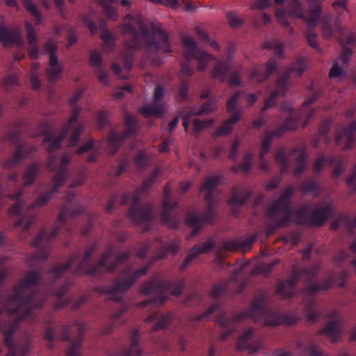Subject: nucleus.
Wrapping results in <instances>:
<instances>
[{
  "label": "nucleus",
  "mask_w": 356,
  "mask_h": 356,
  "mask_svg": "<svg viewBox=\"0 0 356 356\" xmlns=\"http://www.w3.org/2000/svg\"><path fill=\"white\" fill-rule=\"evenodd\" d=\"M42 280V270L36 269L29 273L17 284L13 286L11 293H0V332L3 344L7 348V356H29L33 346L29 339H15L14 335L19 330V323L31 317L33 309L41 308L47 297L52 295L58 298L56 308L66 306L70 298H62L67 293L70 286L69 281L59 288H50L47 293L31 289Z\"/></svg>",
  "instance_id": "f257e3e1"
},
{
  "label": "nucleus",
  "mask_w": 356,
  "mask_h": 356,
  "mask_svg": "<svg viewBox=\"0 0 356 356\" xmlns=\"http://www.w3.org/2000/svg\"><path fill=\"white\" fill-rule=\"evenodd\" d=\"M96 248L95 245L88 246L84 251L82 258L81 248L76 250L65 264H59L49 271L47 273L49 284L52 285L56 283L77 261H79V262L74 269V274L79 275H89L92 277H99L104 272L110 273H114L120 265L127 261L131 257V253L125 251L122 252L113 262L110 264V260L114 257V254L113 250L109 249L102 254L97 264L92 265L90 259Z\"/></svg>",
  "instance_id": "f03ea898"
},
{
  "label": "nucleus",
  "mask_w": 356,
  "mask_h": 356,
  "mask_svg": "<svg viewBox=\"0 0 356 356\" xmlns=\"http://www.w3.org/2000/svg\"><path fill=\"white\" fill-rule=\"evenodd\" d=\"M245 317H250L255 321L262 320L266 325L277 326L281 325H293L300 321V317L296 314H279L272 312L270 304L266 297L259 295L250 305L249 309L245 313L237 314L229 317L225 312H220L218 314L217 323L224 329L220 334V339L224 341L232 334L236 328L237 324Z\"/></svg>",
  "instance_id": "7ed1b4c3"
},
{
  "label": "nucleus",
  "mask_w": 356,
  "mask_h": 356,
  "mask_svg": "<svg viewBox=\"0 0 356 356\" xmlns=\"http://www.w3.org/2000/svg\"><path fill=\"white\" fill-rule=\"evenodd\" d=\"M84 212L83 207H73L67 204L61 209L58 218L55 222V225L50 234L45 229L40 230L38 236L32 241L31 246L38 250L31 254L28 259V265L35 266L38 263H41L48 258L49 252V244L57 235L63 231L67 234H72V229L69 227L68 219H74Z\"/></svg>",
  "instance_id": "20e7f679"
},
{
  "label": "nucleus",
  "mask_w": 356,
  "mask_h": 356,
  "mask_svg": "<svg viewBox=\"0 0 356 356\" xmlns=\"http://www.w3.org/2000/svg\"><path fill=\"white\" fill-rule=\"evenodd\" d=\"M138 25L140 34L131 23H122L118 26L122 35L126 38L124 41V47L126 49H140L143 48V41H145L149 49L162 50L165 53L171 51L168 35L162 29H154V33L158 35L159 39V41H157L150 34L148 28L141 19L138 20Z\"/></svg>",
  "instance_id": "39448f33"
},
{
  "label": "nucleus",
  "mask_w": 356,
  "mask_h": 356,
  "mask_svg": "<svg viewBox=\"0 0 356 356\" xmlns=\"http://www.w3.org/2000/svg\"><path fill=\"white\" fill-rule=\"evenodd\" d=\"M56 330L62 341H69L70 343L67 349V356L80 355V349L83 345V334L86 332V324L78 320H74L70 325H63L56 327V330L51 327L47 328L44 333V338L48 341L47 347L49 349H52L54 347Z\"/></svg>",
  "instance_id": "423d86ee"
},
{
  "label": "nucleus",
  "mask_w": 356,
  "mask_h": 356,
  "mask_svg": "<svg viewBox=\"0 0 356 356\" xmlns=\"http://www.w3.org/2000/svg\"><path fill=\"white\" fill-rule=\"evenodd\" d=\"M293 195V187L287 186L283 190L280 197L268 208L266 215L268 219V234L290 224L292 216L291 200Z\"/></svg>",
  "instance_id": "0eeeda50"
},
{
  "label": "nucleus",
  "mask_w": 356,
  "mask_h": 356,
  "mask_svg": "<svg viewBox=\"0 0 356 356\" xmlns=\"http://www.w3.org/2000/svg\"><path fill=\"white\" fill-rule=\"evenodd\" d=\"M160 174L159 168L154 169L148 179L145 180L141 186L134 193L131 198V204L128 211L130 220L136 224L149 223L152 222L154 207L150 204H140L141 195H145L147 190L156 181Z\"/></svg>",
  "instance_id": "6e6552de"
},
{
  "label": "nucleus",
  "mask_w": 356,
  "mask_h": 356,
  "mask_svg": "<svg viewBox=\"0 0 356 356\" xmlns=\"http://www.w3.org/2000/svg\"><path fill=\"white\" fill-rule=\"evenodd\" d=\"M184 287L183 280L167 281L156 277L144 283L140 287V292L143 295L149 296L152 293L156 295L142 302L143 306L153 305L154 306L162 305L167 300L166 293L170 292L174 296H180Z\"/></svg>",
  "instance_id": "1a4fd4ad"
},
{
  "label": "nucleus",
  "mask_w": 356,
  "mask_h": 356,
  "mask_svg": "<svg viewBox=\"0 0 356 356\" xmlns=\"http://www.w3.org/2000/svg\"><path fill=\"white\" fill-rule=\"evenodd\" d=\"M59 188L60 187H58L56 190H54V184H53L50 188L39 195L33 203L27 207L26 211L25 207L26 206L23 202L19 200L14 204L10 208V212L12 215L19 217L15 223V227L17 228L25 224L24 231H28L36 220V216L33 213V211L37 207H42L47 205L52 199L53 195L58 192Z\"/></svg>",
  "instance_id": "9d476101"
},
{
  "label": "nucleus",
  "mask_w": 356,
  "mask_h": 356,
  "mask_svg": "<svg viewBox=\"0 0 356 356\" xmlns=\"http://www.w3.org/2000/svg\"><path fill=\"white\" fill-rule=\"evenodd\" d=\"M149 268L150 266L147 265L132 273L131 272V268L129 266L126 267L122 273L124 275L123 279L116 280L112 286L105 285L99 286L96 290L99 293L110 295L115 302H121L122 297L118 296V295L122 294L129 290L138 278L147 273Z\"/></svg>",
  "instance_id": "9b49d317"
},
{
  "label": "nucleus",
  "mask_w": 356,
  "mask_h": 356,
  "mask_svg": "<svg viewBox=\"0 0 356 356\" xmlns=\"http://www.w3.org/2000/svg\"><path fill=\"white\" fill-rule=\"evenodd\" d=\"M307 69V62L305 58H298L296 62L292 63L288 70L276 82V89L271 92L268 98L264 102L261 112L275 106L277 103V98L280 95H284L287 90V82L292 74L296 76H301Z\"/></svg>",
  "instance_id": "f8f14e48"
},
{
  "label": "nucleus",
  "mask_w": 356,
  "mask_h": 356,
  "mask_svg": "<svg viewBox=\"0 0 356 356\" xmlns=\"http://www.w3.org/2000/svg\"><path fill=\"white\" fill-rule=\"evenodd\" d=\"M317 270L315 268H303L298 269L294 266L291 276L285 281L278 283L276 289L277 295L282 296L284 300L291 299L294 296V289L302 277H305L307 280L316 277Z\"/></svg>",
  "instance_id": "ddd939ff"
},
{
  "label": "nucleus",
  "mask_w": 356,
  "mask_h": 356,
  "mask_svg": "<svg viewBox=\"0 0 356 356\" xmlns=\"http://www.w3.org/2000/svg\"><path fill=\"white\" fill-rule=\"evenodd\" d=\"M266 48L273 49L275 55L266 63L265 67H257L253 70L250 74V80L257 83L265 81L268 76L272 75L277 70V59L283 57L284 44L277 41L266 42Z\"/></svg>",
  "instance_id": "4468645a"
},
{
  "label": "nucleus",
  "mask_w": 356,
  "mask_h": 356,
  "mask_svg": "<svg viewBox=\"0 0 356 356\" xmlns=\"http://www.w3.org/2000/svg\"><path fill=\"white\" fill-rule=\"evenodd\" d=\"M137 126L136 119L131 114L127 113L124 117V131L120 134L111 131L108 134V152L114 154L122 145L126 138L135 134Z\"/></svg>",
  "instance_id": "2eb2a0df"
},
{
  "label": "nucleus",
  "mask_w": 356,
  "mask_h": 356,
  "mask_svg": "<svg viewBox=\"0 0 356 356\" xmlns=\"http://www.w3.org/2000/svg\"><path fill=\"white\" fill-rule=\"evenodd\" d=\"M171 191L170 184H166L163 188L164 197L161 220L163 225H167L170 229H176L180 224V220L176 211L178 203L172 200L170 197Z\"/></svg>",
  "instance_id": "dca6fc26"
},
{
  "label": "nucleus",
  "mask_w": 356,
  "mask_h": 356,
  "mask_svg": "<svg viewBox=\"0 0 356 356\" xmlns=\"http://www.w3.org/2000/svg\"><path fill=\"white\" fill-rule=\"evenodd\" d=\"M57 42L53 38L49 39L44 47V53L49 57V67L46 70L49 82L54 83L57 81L63 72V66L58 63Z\"/></svg>",
  "instance_id": "f3484780"
},
{
  "label": "nucleus",
  "mask_w": 356,
  "mask_h": 356,
  "mask_svg": "<svg viewBox=\"0 0 356 356\" xmlns=\"http://www.w3.org/2000/svg\"><path fill=\"white\" fill-rule=\"evenodd\" d=\"M309 13L307 18L308 31L306 33V39L309 44L314 49L318 51L319 45L318 36L312 29L314 27L320 19L322 13V6L320 0H307Z\"/></svg>",
  "instance_id": "a211bd4d"
},
{
  "label": "nucleus",
  "mask_w": 356,
  "mask_h": 356,
  "mask_svg": "<svg viewBox=\"0 0 356 356\" xmlns=\"http://www.w3.org/2000/svg\"><path fill=\"white\" fill-rule=\"evenodd\" d=\"M72 156L67 153L63 155L60 159L59 166L57 169L54 165L55 158L50 156L49 159L47 167L51 172H55V175L52 178V184H54V190L58 187H61L67 181L70 176V171L67 168L68 165L71 162Z\"/></svg>",
  "instance_id": "6ab92c4d"
},
{
  "label": "nucleus",
  "mask_w": 356,
  "mask_h": 356,
  "mask_svg": "<svg viewBox=\"0 0 356 356\" xmlns=\"http://www.w3.org/2000/svg\"><path fill=\"white\" fill-rule=\"evenodd\" d=\"M182 42L185 48V58L188 61L197 58L198 60V70H204L207 68V63L213 58L207 52H200L197 49V43L195 40L189 37H184Z\"/></svg>",
  "instance_id": "aec40b11"
},
{
  "label": "nucleus",
  "mask_w": 356,
  "mask_h": 356,
  "mask_svg": "<svg viewBox=\"0 0 356 356\" xmlns=\"http://www.w3.org/2000/svg\"><path fill=\"white\" fill-rule=\"evenodd\" d=\"M275 2L279 6L284 3L288 4L286 10L277 9L275 13L279 23L282 26H288L289 25L286 19L287 15L298 18L304 17V13L300 0H275Z\"/></svg>",
  "instance_id": "412c9836"
},
{
  "label": "nucleus",
  "mask_w": 356,
  "mask_h": 356,
  "mask_svg": "<svg viewBox=\"0 0 356 356\" xmlns=\"http://www.w3.org/2000/svg\"><path fill=\"white\" fill-rule=\"evenodd\" d=\"M214 217V208L212 205H207V211L204 215L195 212H189L186 217V225L192 228L191 236H196L203 228L204 224L212 222Z\"/></svg>",
  "instance_id": "4be33fe9"
},
{
  "label": "nucleus",
  "mask_w": 356,
  "mask_h": 356,
  "mask_svg": "<svg viewBox=\"0 0 356 356\" xmlns=\"http://www.w3.org/2000/svg\"><path fill=\"white\" fill-rule=\"evenodd\" d=\"M321 286L318 284L312 283L307 285L305 291L309 296L310 299L305 305V313L307 321L314 323L321 316L318 303L314 299V297L320 291Z\"/></svg>",
  "instance_id": "5701e85b"
},
{
  "label": "nucleus",
  "mask_w": 356,
  "mask_h": 356,
  "mask_svg": "<svg viewBox=\"0 0 356 356\" xmlns=\"http://www.w3.org/2000/svg\"><path fill=\"white\" fill-rule=\"evenodd\" d=\"M356 120L352 122L342 131H338L336 134L335 142L343 150H349L353 147L355 142Z\"/></svg>",
  "instance_id": "b1692460"
},
{
  "label": "nucleus",
  "mask_w": 356,
  "mask_h": 356,
  "mask_svg": "<svg viewBox=\"0 0 356 356\" xmlns=\"http://www.w3.org/2000/svg\"><path fill=\"white\" fill-rule=\"evenodd\" d=\"M214 247L215 243L211 239L207 240L204 243H198L194 245L181 264V270H184L186 269L189 264L195 260L197 256L211 251Z\"/></svg>",
  "instance_id": "393cba45"
},
{
  "label": "nucleus",
  "mask_w": 356,
  "mask_h": 356,
  "mask_svg": "<svg viewBox=\"0 0 356 356\" xmlns=\"http://www.w3.org/2000/svg\"><path fill=\"white\" fill-rule=\"evenodd\" d=\"M141 355L140 332L139 330L136 329L131 332L129 346L124 347L119 353L111 356H140Z\"/></svg>",
  "instance_id": "a878e982"
},
{
  "label": "nucleus",
  "mask_w": 356,
  "mask_h": 356,
  "mask_svg": "<svg viewBox=\"0 0 356 356\" xmlns=\"http://www.w3.org/2000/svg\"><path fill=\"white\" fill-rule=\"evenodd\" d=\"M330 318H334V321H328L324 327L319 332L320 334L325 335L333 341H337L340 335V322L337 319V313L332 312Z\"/></svg>",
  "instance_id": "bb28decb"
},
{
  "label": "nucleus",
  "mask_w": 356,
  "mask_h": 356,
  "mask_svg": "<svg viewBox=\"0 0 356 356\" xmlns=\"http://www.w3.org/2000/svg\"><path fill=\"white\" fill-rule=\"evenodd\" d=\"M220 181L218 176H213L207 178L205 182L200 188L201 192H206L204 200L208 205H212L213 208L216 203V199L213 194V191Z\"/></svg>",
  "instance_id": "cd10ccee"
},
{
  "label": "nucleus",
  "mask_w": 356,
  "mask_h": 356,
  "mask_svg": "<svg viewBox=\"0 0 356 356\" xmlns=\"http://www.w3.org/2000/svg\"><path fill=\"white\" fill-rule=\"evenodd\" d=\"M21 39V33L17 28L0 26V42L3 46L14 45Z\"/></svg>",
  "instance_id": "c85d7f7f"
},
{
  "label": "nucleus",
  "mask_w": 356,
  "mask_h": 356,
  "mask_svg": "<svg viewBox=\"0 0 356 356\" xmlns=\"http://www.w3.org/2000/svg\"><path fill=\"white\" fill-rule=\"evenodd\" d=\"M232 193V196L229 201V204L234 207L243 206L251 196L250 192L241 186H234Z\"/></svg>",
  "instance_id": "c756f323"
},
{
  "label": "nucleus",
  "mask_w": 356,
  "mask_h": 356,
  "mask_svg": "<svg viewBox=\"0 0 356 356\" xmlns=\"http://www.w3.org/2000/svg\"><path fill=\"white\" fill-rule=\"evenodd\" d=\"M333 208L332 205L327 204L321 208L316 209L309 217V225H322L327 218L332 214Z\"/></svg>",
  "instance_id": "7c9ffc66"
},
{
  "label": "nucleus",
  "mask_w": 356,
  "mask_h": 356,
  "mask_svg": "<svg viewBox=\"0 0 356 356\" xmlns=\"http://www.w3.org/2000/svg\"><path fill=\"white\" fill-rule=\"evenodd\" d=\"M67 129H62L60 134L57 136L55 133L52 131L47 132L44 139V142H50V144L47 147L49 153H53L56 149L60 148L63 141L67 137Z\"/></svg>",
  "instance_id": "2f4dec72"
},
{
  "label": "nucleus",
  "mask_w": 356,
  "mask_h": 356,
  "mask_svg": "<svg viewBox=\"0 0 356 356\" xmlns=\"http://www.w3.org/2000/svg\"><path fill=\"white\" fill-rule=\"evenodd\" d=\"M30 153L31 152H28L27 146L25 144L19 145L13 156L3 161V167L6 168H13L24 160Z\"/></svg>",
  "instance_id": "473e14b6"
},
{
  "label": "nucleus",
  "mask_w": 356,
  "mask_h": 356,
  "mask_svg": "<svg viewBox=\"0 0 356 356\" xmlns=\"http://www.w3.org/2000/svg\"><path fill=\"white\" fill-rule=\"evenodd\" d=\"M255 238L248 236L244 239H235L225 241L223 248L229 251H236L240 249H250Z\"/></svg>",
  "instance_id": "72a5a7b5"
},
{
  "label": "nucleus",
  "mask_w": 356,
  "mask_h": 356,
  "mask_svg": "<svg viewBox=\"0 0 356 356\" xmlns=\"http://www.w3.org/2000/svg\"><path fill=\"white\" fill-rule=\"evenodd\" d=\"M300 190L305 195L313 194L315 197H317L321 191V186L317 180L309 178L300 183Z\"/></svg>",
  "instance_id": "f704fd0d"
},
{
  "label": "nucleus",
  "mask_w": 356,
  "mask_h": 356,
  "mask_svg": "<svg viewBox=\"0 0 356 356\" xmlns=\"http://www.w3.org/2000/svg\"><path fill=\"white\" fill-rule=\"evenodd\" d=\"M240 120V113L236 112L231 114L229 119L225 121L214 133L216 137L221 136H227L232 131V125Z\"/></svg>",
  "instance_id": "c9c22d12"
},
{
  "label": "nucleus",
  "mask_w": 356,
  "mask_h": 356,
  "mask_svg": "<svg viewBox=\"0 0 356 356\" xmlns=\"http://www.w3.org/2000/svg\"><path fill=\"white\" fill-rule=\"evenodd\" d=\"M163 112L164 108L163 106L155 102L145 104L141 108V113L145 118L150 116L160 118L163 115Z\"/></svg>",
  "instance_id": "e433bc0d"
},
{
  "label": "nucleus",
  "mask_w": 356,
  "mask_h": 356,
  "mask_svg": "<svg viewBox=\"0 0 356 356\" xmlns=\"http://www.w3.org/2000/svg\"><path fill=\"white\" fill-rule=\"evenodd\" d=\"M229 68V60L219 63L213 70V77L218 79L220 82H224L227 79Z\"/></svg>",
  "instance_id": "4c0bfd02"
},
{
  "label": "nucleus",
  "mask_w": 356,
  "mask_h": 356,
  "mask_svg": "<svg viewBox=\"0 0 356 356\" xmlns=\"http://www.w3.org/2000/svg\"><path fill=\"white\" fill-rule=\"evenodd\" d=\"M40 165L38 163H32L29 165L22 177L24 179V185L25 186H31L33 184L35 177L39 174Z\"/></svg>",
  "instance_id": "58836bf2"
},
{
  "label": "nucleus",
  "mask_w": 356,
  "mask_h": 356,
  "mask_svg": "<svg viewBox=\"0 0 356 356\" xmlns=\"http://www.w3.org/2000/svg\"><path fill=\"white\" fill-rule=\"evenodd\" d=\"M160 243V252L156 255L155 259L159 260L162 259L166 257L168 252H170L172 254H177L179 250V241H175L170 243L169 245H164L159 241Z\"/></svg>",
  "instance_id": "ea45409f"
},
{
  "label": "nucleus",
  "mask_w": 356,
  "mask_h": 356,
  "mask_svg": "<svg viewBox=\"0 0 356 356\" xmlns=\"http://www.w3.org/2000/svg\"><path fill=\"white\" fill-rule=\"evenodd\" d=\"M252 159L253 154L250 152L245 153L243 156V161L238 163L236 166L232 168V171L234 173H237L239 170H241L244 173L248 172L252 166Z\"/></svg>",
  "instance_id": "a19ab883"
},
{
  "label": "nucleus",
  "mask_w": 356,
  "mask_h": 356,
  "mask_svg": "<svg viewBox=\"0 0 356 356\" xmlns=\"http://www.w3.org/2000/svg\"><path fill=\"white\" fill-rule=\"evenodd\" d=\"M241 97V92H237L234 93L227 102V111L229 113H235L236 112L240 113V117L243 114L241 108L238 107V101Z\"/></svg>",
  "instance_id": "79ce46f5"
},
{
  "label": "nucleus",
  "mask_w": 356,
  "mask_h": 356,
  "mask_svg": "<svg viewBox=\"0 0 356 356\" xmlns=\"http://www.w3.org/2000/svg\"><path fill=\"white\" fill-rule=\"evenodd\" d=\"M24 8L30 14L35 17V24H42V14L31 0H22Z\"/></svg>",
  "instance_id": "37998d69"
},
{
  "label": "nucleus",
  "mask_w": 356,
  "mask_h": 356,
  "mask_svg": "<svg viewBox=\"0 0 356 356\" xmlns=\"http://www.w3.org/2000/svg\"><path fill=\"white\" fill-rule=\"evenodd\" d=\"M254 334V330L250 329L246 330L240 337L236 343V348L239 350L249 349L248 341Z\"/></svg>",
  "instance_id": "c03bdc74"
},
{
  "label": "nucleus",
  "mask_w": 356,
  "mask_h": 356,
  "mask_svg": "<svg viewBox=\"0 0 356 356\" xmlns=\"http://www.w3.org/2000/svg\"><path fill=\"white\" fill-rule=\"evenodd\" d=\"M327 163L330 165H335L333 170V176L337 178L341 175L343 172V168L340 158L337 156H332L327 159Z\"/></svg>",
  "instance_id": "a18cd8bd"
},
{
  "label": "nucleus",
  "mask_w": 356,
  "mask_h": 356,
  "mask_svg": "<svg viewBox=\"0 0 356 356\" xmlns=\"http://www.w3.org/2000/svg\"><path fill=\"white\" fill-rule=\"evenodd\" d=\"M101 39L104 41V50L106 51H113L115 47V41L113 35L108 31H105L101 35Z\"/></svg>",
  "instance_id": "49530a36"
},
{
  "label": "nucleus",
  "mask_w": 356,
  "mask_h": 356,
  "mask_svg": "<svg viewBox=\"0 0 356 356\" xmlns=\"http://www.w3.org/2000/svg\"><path fill=\"white\" fill-rule=\"evenodd\" d=\"M81 111V108L79 106H74L72 107V113L67 122V123L62 128V129H67V134H69L70 130L72 128L75 127L76 125H74L76 122H77L80 113Z\"/></svg>",
  "instance_id": "de8ad7c7"
},
{
  "label": "nucleus",
  "mask_w": 356,
  "mask_h": 356,
  "mask_svg": "<svg viewBox=\"0 0 356 356\" xmlns=\"http://www.w3.org/2000/svg\"><path fill=\"white\" fill-rule=\"evenodd\" d=\"M273 140V138L271 135L268 132H266L261 139L260 147L261 157L263 158L268 152L272 146Z\"/></svg>",
  "instance_id": "09e8293b"
},
{
  "label": "nucleus",
  "mask_w": 356,
  "mask_h": 356,
  "mask_svg": "<svg viewBox=\"0 0 356 356\" xmlns=\"http://www.w3.org/2000/svg\"><path fill=\"white\" fill-rule=\"evenodd\" d=\"M297 222L298 224L309 225V208L307 205H303L296 213Z\"/></svg>",
  "instance_id": "8fccbe9b"
},
{
  "label": "nucleus",
  "mask_w": 356,
  "mask_h": 356,
  "mask_svg": "<svg viewBox=\"0 0 356 356\" xmlns=\"http://www.w3.org/2000/svg\"><path fill=\"white\" fill-rule=\"evenodd\" d=\"M83 126L81 124L76 125L75 127L70 130V131H72V134L69 140L70 147H74L79 144V137L81 133L83 132Z\"/></svg>",
  "instance_id": "3c124183"
},
{
  "label": "nucleus",
  "mask_w": 356,
  "mask_h": 356,
  "mask_svg": "<svg viewBox=\"0 0 356 356\" xmlns=\"http://www.w3.org/2000/svg\"><path fill=\"white\" fill-rule=\"evenodd\" d=\"M321 29L323 35L326 39H330L333 35V31L331 27V17L330 15L325 16L322 20Z\"/></svg>",
  "instance_id": "603ef678"
},
{
  "label": "nucleus",
  "mask_w": 356,
  "mask_h": 356,
  "mask_svg": "<svg viewBox=\"0 0 356 356\" xmlns=\"http://www.w3.org/2000/svg\"><path fill=\"white\" fill-rule=\"evenodd\" d=\"M213 121L212 120H200L199 119H194L193 124V133L198 135L199 133L204 128L212 126Z\"/></svg>",
  "instance_id": "864d4df0"
},
{
  "label": "nucleus",
  "mask_w": 356,
  "mask_h": 356,
  "mask_svg": "<svg viewBox=\"0 0 356 356\" xmlns=\"http://www.w3.org/2000/svg\"><path fill=\"white\" fill-rule=\"evenodd\" d=\"M171 318L170 314H163L161 316L159 321L154 325L153 331H159L166 328Z\"/></svg>",
  "instance_id": "5fc2aeb1"
},
{
  "label": "nucleus",
  "mask_w": 356,
  "mask_h": 356,
  "mask_svg": "<svg viewBox=\"0 0 356 356\" xmlns=\"http://www.w3.org/2000/svg\"><path fill=\"white\" fill-rule=\"evenodd\" d=\"M88 63L91 67H97V70L102 68V56L101 53L98 51H91Z\"/></svg>",
  "instance_id": "6e6d98bb"
},
{
  "label": "nucleus",
  "mask_w": 356,
  "mask_h": 356,
  "mask_svg": "<svg viewBox=\"0 0 356 356\" xmlns=\"http://www.w3.org/2000/svg\"><path fill=\"white\" fill-rule=\"evenodd\" d=\"M25 29L27 33V40L29 45L38 44L36 32L30 22H26Z\"/></svg>",
  "instance_id": "4d7b16f0"
},
{
  "label": "nucleus",
  "mask_w": 356,
  "mask_h": 356,
  "mask_svg": "<svg viewBox=\"0 0 356 356\" xmlns=\"http://www.w3.org/2000/svg\"><path fill=\"white\" fill-rule=\"evenodd\" d=\"M296 168L294 172L296 177H300L305 168L306 165V156L304 153H301L296 159Z\"/></svg>",
  "instance_id": "13d9d810"
},
{
  "label": "nucleus",
  "mask_w": 356,
  "mask_h": 356,
  "mask_svg": "<svg viewBox=\"0 0 356 356\" xmlns=\"http://www.w3.org/2000/svg\"><path fill=\"white\" fill-rule=\"evenodd\" d=\"M227 18L229 26L232 28L238 27L243 23V20L234 11L227 12Z\"/></svg>",
  "instance_id": "bf43d9fd"
},
{
  "label": "nucleus",
  "mask_w": 356,
  "mask_h": 356,
  "mask_svg": "<svg viewBox=\"0 0 356 356\" xmlns=\"http://www.w3.org/2000/svg\"><path fill=\"white\" fill-rule=\"evenodd\" d=\"M227 288V283L215 285L210 292V296L213 299H217L226 293Z\"/></svg>",
  "instance_id": "052dcab7"
},
{
  "label": "nucleus",
  "mask_w": 356,
  "mask_h": 356,
  "mask_svg": "<svg viewBox=\"0 0 356 356\" xmlns=\"http://www.w3.org/2000/svg\"><path fill=\"white\" fill-rule=\"evenodd\" d=\"M214 106L215 101L210 99L209 102L202 105V108L200 111H196L194 108H193L191 114L200 116L204 113H209L213 110Z\"/></svg>",
  "instance_id": "680f3d73"
},
{
  "label": "nucleus",
  "mask_w": 356,
  "mask_h": 356,
  "mask_svg": "<svg viewBox=\"0 0 356 356\" xmlns=\"http://www.w3.org/2000/svg\"><path fill=\"white\" fill-rule=\"evenodd\" d=\"M355 36L353 33H348L347 34L341 32V38L339 42L342 47H346V45H353L355 43Z\"/></svg>",
  "instance_id": "e2e57ef3"
},
{
  "label": "nucleus",
  "mask_w": 356,
  "mask_h": 356,
  "mask_svg": "<svg viewBox=\"0 0 356 356\" xmlns=\"http://www.w3.org/2000/svg\"><path fill=\"white\" fill-rule=\"evenodd\" d=\"M188 62L187 60V63L181 65V70L179 74L181 81H186V78L191 77L193 74V70L190 67Z\"/></svg>",
  "instance_id": "0e129e2a"
},
{
  "label": "nucleus",
  "mask_w": 356,
  "mask_h": 356,
  "mask_svg": "<svg viewBox=\"0 0 356 356\" xmlns=\"http://www.w3.org/2000/svg\"><path fill=\"white\" fill-rule=\"evenodd\" d=\"M219 308L218 305L214 303L212 304L208 309L203 314H200L197 316L196 321H207L209 316L215 313Z\"/></svg>",
  "instance_id": "69168bd1"
},
{
  "label": "nucleus",
  "mask_w": 356,
  "mask_h": 356,
  "mask_svg": "<svg viewBox=\"0 0 356 356\" xmlns=\"http://www.w3.org/2000/svg\"><path fill=\"white\" fill-rule=\"evenodd\" d=\"M127 52L122 57L124 67L127 70H131L133 67L134 62V54L132 53L133 49H127Z\"/></svg>",
  "instance_id": "338daca9"
},
{
  "label": "nucleus",
  "mask_w": 356,
  "mask_h": 356,
  "mask_svg": "<svg viewBox=\"0 0 356 356\" xmlns=\"http://www.w3.org/2000/svg\"><path fill=\"white\" fill-rule=\"evenodd\" d=\"M282 125L285 127L287 131L294 130L298 127V118L291 115L285 119Z\"/></svg>",
  "instance_id": "774afa93"
}]
</instances>
